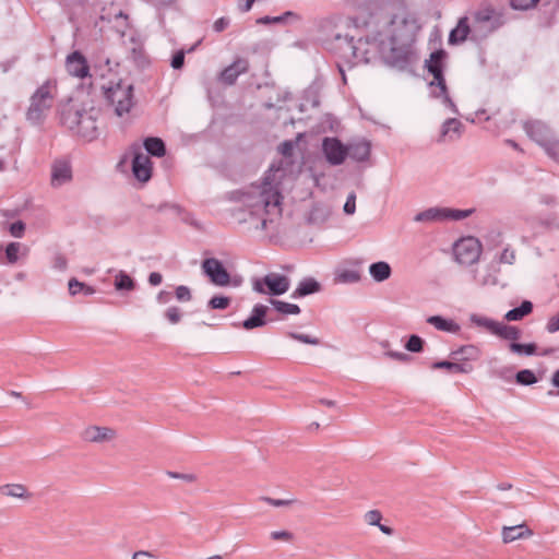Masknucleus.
<instances>
[{
  "mask_svg": "<svg viewBox=\"0 0 559 559\" xmlns=\"http://www.w3.org/2000/svg\"><path fill=\"white\" fill-rule=\"evenodd\" d=\"M283 170L272 165L260 183H253L235 192L239 207L233 213L239 224L248 230H274L282 216L283 195L281 180Z\"/></svg>",
  "mask_w": 559,
  "mask_h": 559,
  "instance_id": "1",
  "label": "nucleus"
},
{
  "mask_svg": "<svg viewBox=\"0 0 559 559\" xmlns=\"http://www.w3.org/2000/svg\"><path fill=\"white\" fill-rule=\"evenodd\" d=\"M417 31L414 19L405 14L393 16L379 41V52L384 64L401 72L413 71L419 61L415 47Z\"/></svg>",
  "mask_w": 559,
  "mask_h": 559,
  "instance_id": "2",
  "label": "nucleus"
},
{
  "mask_svg": "<svg viewBox=\"0 0 559 559\" xmlns=\"http://www.w3.org/2000/svg\"><path fill=\"white\" fill-rule=\"evenodd\" d=\"M58 115L60 123L73 135L88 142L98 136L99 110L92 105L68 99L60 104Z\"/></svg>",
  "mask_w": 559,
  "mask_h": 559,
  "instance_id": "3",
  "label": "nucleus"
},
{
  "mask_svg": "<svg viewBox=\"0 0 559 559\" xmlns=\"http://www.w3.org/2000/svg\"><path fill=\"white\" fill-rule=\"evenodd\" d=\"M448 53L443 49L433 51L429 59L425 61V68L433 76L429 83L431 94L436 98H440L443 106L448 107L453 114H457V107L448 94V87L443 75L445 59Z\"/></svg>",
  "mask_w": 559,
  "mask_h": 559,
  "instance_id": "4",
  "label": "nucleus"
},
{
  "mask_svg": "<svg viewBox=\"0 0 559 559\" xmlns=\"http://www.w3.org/2000/svg\"><path fill=\"white\" fill-rule=\"evenodd\" d=\"M57 95V84L46 81L31 96L26 119L32 124H40L48 117Z\"/></svg>",
  "mask_w": 559,
  "mask_h": 559,
  "instance_id": "5",
  "label": "nucleus"
},
{
  "mask_svg": "<svg viewBox=\"0 0 559 559\" xmlns=\"http://www.w3.org/2000/svg\"><path fill=\"white\" fill-rule=\"evenodd\" d=\"M366 45L367 43L361 39L356 44L354 37L347 34H335L329 41V49L349 64L369 63L371 58L368 56V51H362V47Z\"/></svg>",
  "mask_w": 559,
  "mask_h": 559,
  "instance_id": "6",
  "label": "nucleus"
},
{
  "mask_svg": "<svg viewBox=\"0 0 559 559\" xmlns=\"http://www.w3.org/2000/svg\"><path fill=\"white\" fill-rule=\"evenodd\" d=\"M506 23L502 12L486 7L477 10L473 15L472 40L481 41L499 29Z\"/></svg>",
  "mask_w": 559,
  "mask_h": 559,
  "instance_id": "7",
  "label": "nucleus"
},
{
  "mask_svg": "<svg viewBox=\"0 0 559 559\" xmlns=\"http://www.w3.org/2000/svg\"><path fill=\"white\" fill-rule=\"evenodd\" d=\"M526 135L556 160H559V140L556 139L550 127L542 120H526L523 122Z\"/></svg>",
  "mask_w": 559,
  "mask_h": 559,
  "instance_id": "8",
  "label": "nucleus"
},
{
  "mask_svg": "<svg viewBox=\"0 0 559 559\" xmlns=\"http://www.w3.org/2000/svg\"><path fill=\"white\" fill-rule=\"evenodd\" d=\"M252 290L260 295L281 296L288 292L290 280L288 276L270 272L264 276L253 277L251 280Z\"/></svg>",
  "mask_w": 559,
  "mask_h": 559,
  "instance_id": "9",
  "label": "nucleus"
},
{
  "mask_svg": "<svg viewBox=\"0 0 559 559\" xmlns=\"http://www.w3.org/2000/svg\"><path fill=\"white\" fill-rule=\"evenodd\" d=\"M106 98L114 107L115 114L122 117L129 114L133 106V86L119 82L107 88Z\"/></svg>",
  "mask_w": 559,
  "mask_h": 559,
  "instance_id": "10",
  "label": "nucleus"
},
{
  "mask_svg": "<svg viewBox=\"0 0 559 559\" xmlns=\"http://www.w3.org/2000/svg\"><path fill=\"white\" fill-rule=\"evenodd\" d=\"M453 253L457 263L468 266L478 261L481 245L474 237L462 238L455 242Z\"/></svg>",
  "mask_w": 559,
  "mask_h": 559,
  "instance_id": "11",
  "label": "nucleus"
},
{
  "mask_svg": "<svg viewBox=\"0 0 559 559\" xmlns=\"http://www.w3.org/2000/svg\"><path fill=\"white\" fill-rule=\"evenodd\" d=\"M347 145H344L337 138H324L322 152L330 165L338 166L347 157Z\"/></svg>",
  "mask_w": 559,
  "mask_h": 559,
  "instance_id": "12",
  "label": "nucleus"
},
{
  "mask_svg": "<svg viewBox=\"0 0 559 559\" xmlns=\"http://www.w3.org/2000/svg\"><path fill=\"white\" fill-rule=\"evenodd\" d=\"M202 270L211 282L217 286H227L230 282V275L222 262L215 258L205 259L202 262Z\"/></svg>",
  "mask_w": 559,
  "mask_h": 559,
  "instance_id": "13",
  "label": "nucleus"
},
{
  "mask_svg": "<svg viewBox=\"0 0 559 559\" xmlns=\"http://www.w3.org/2000/svg\"><path fill=\"white\" fill-rule=\"evenodd\" d=\"M153 164L148 155L136 152L132 159V174L140 182H147L152 177Z\"/></svg>",
  "mask_w": 559,
  "mask_h": 559,
  "instance_id": "14",
  "label": "nucleus"
},
{
  "mask_svg": "<svg viewBox=\"0 0 559 559\" xmlns=\"http://www.w3.org/2000/svg\"><path fill=\"white\" fill-rule=\"evenodd\" d=\"M249 69V61L245 58H237L230 66L226 67L219 74V81L233 85L240 74Z\"/></svg>",
  "mask_w": 559,
  "mask_h": 559,
  "instance_id": "15",
  "label": "nucleus"
},
{
  "mask_svg": "<svg viewBox=\"0 0 559 559\" xmlns=\"http://www.w3.org/2000/svg\"><path fill=\"white\" fill-rule=\"evenodd\" d=\"M116 431L109 427L90 426L82 432L84 441L93 443H104L114 440Z\"/></svg>",
  "mask_w": 559,
  "mask_h": 559,
  "instance_id": "16",
  "label": "nucleus"
},
{
  "mask_svg": "<svg viewBox=\"0 0 559 559\" xmlns=\"http://www.w3.org/2000/svg\"><path fill=\"white\" fill-rule=\"evenodd\" d=\"M66 68L70 75L83 79L88 75L90 68L84 56L74 51L67 57Z\"/></svg>",
  "mask_w": 559,
  "mask_h": 559,
  "instance_id": "17",
  "label": "nucleus"
},
{
  "mask_svg": "<svg viewBox=\"0 0 559 559\" xmlns=\"http://www.w3.org/2000/svg\"><path fill=\"white\" fill-rule=\"evenodd\" d=\"M499 266L497 262H491L483 269L473 271V278L480 286L496 285L498 283Z\"/></svg>",
  "mask_w": 559,
  "mask_h": 559,
  "instance_id": "18",
  "label": "nucleus"
},
{
  "mask_svg": "<svg viewBox=\"0 0 559 559\" xmlns=\"http://www.w3.org/2000/svg\"><path fill=\"white\" fill-rule=\"evenodd\" d=\"M481 357L479 347L473 344L463 345L460 348L452 350L450 358L467 366H473V361H477Z\"/></svg>",
  "mask_w": 559,
  "mask_h": 559,
  "instance_id": "19",
  "label": "nucleus"
},
{
  "mask_svg": "<svg viewBox=\"0 0 559 559\" xmlns=\"http://www.w3.org/2000/svg\"><path fill=\"white\" fill-rule=\"evenodd\" d=\"M269 311L267 306L262 304H257L253 306L250 316L242 321L241 326L247 330H253L255 328H261L266 324V313Z\"/></svg>",
  "mask_w": 559,
  "mask_h": 559,
  "instance_id": "20",
  "label": "nucleus"
},
{
  "mask_svg": "<svg viewBox=\"0 0 559 559\" xmlns=\"http://www.w3.org/2000/svg\"><path fill=\"white\" fill-rule=\"evenodd\" d=\"M473 24L468 22V17H461L455 28L450 32L449 43L452 45L461 44L466 39L472 40Z\"/></svg>",
  "mask_w": 559,
  "mask_h": 559,
  "instance_id": "21",
  "label": "nucleus"
},
{
  "mask_svg": "<svg viewBox=\"0 0 559 559\" xmlns=\"http://www.w3.org/2000/svg\"><path fill=\"white\" fill-rule=\"evenodd\" d=\"M347 156L356 162H366L370 157L371 143L367 140H359L347 145Z\"/></svg>",
  "mask_w": 559,
  "mask_h": 559,
  "instance_id": "22",
  "label": "nucleus"
},
{
  "mask_svg": "<svg viewBox=\"0 0 559 559\" xmlns=\"http://www.w3.org/2000/svg\"><path fill=\"white\" fill-rule=\"evenodd\" d=\"M72 178L71 166L67 162H56L51 170V185L60 187Z\"/></svg>",
  "mask_w": 559,
  "mask_h": 559,
  "instance_id": "23",
  "label": "nucleus"
},
{
  "mask_svg": "<svg viewBox=\"0 0 559 559\" xmlns=\"http://www.w3.org/2000/svg\"><path fill=\"white\" fill-rule=\"evenodd\" d=\"M501 535L503 543L509 544L518 539L531 537L533 532L523 523L513 526H503Z\"/></svg>",
  "mask_w": 559,
  "mask_h": 559,
  "instance_id": "24",
  "label": "nucleus"
},
{
  "mask_svg": "<svg viewBox=\"0 0 559 559\" xmlns=\"http://www.w3.org/2000/svg\"><path fill=\"white\" fill-rule=\"evenodd\" d=\"M463 130V124L455 118L447 119L441 127L440 141H455Z\"/></svg>",
  "mask_w": 559,
  "mask_h": 559,
  "instance_id": "25",
  "label": "nucleus"
},
{
  "mask_svg": "<svg viewBox=\"0 0 559 559\" xmlns=\"http://www.w3.org/2000/svg\"><path fill=\"white\" fill-rule=\"evenodd\" d=\"M321 290V284L313 277L302 278L297 288L294 290L292 297L300 298L311 294L319 293Z\"/></svg>",
  "mask_w": 559,
  "mask_h": 559,
  "instance_id": "26",
  "label": "nucleus"
},
{
  "mask_svg": "<svg viewBox=\"0 0 559 559\" xmlns=\"http://www.w3.org/2000/svg\"><path fill=\"white\" fill-rule=\"evenodd\" d=\"M427 323L431 324L439 331L448 332V333H457L461 328L460 325L452 319H445L441 316H431L427 318Z\"/></svg>",
  "mask_w": 559,
  "mask_h": 559,
  "instance_id": "27",
  "label": "nucleus"
},
{
  "mask_svg": "<svg viewBox=\"0 0 559 559\" xmlns=\"http://www.w3.org/2000/svg\"><path fill=\"white\" fill-rule=\"evenodd\" d=\"M414 221L418 223L445 222L444 207H429L423 212L417 213L414 217Z\"/></svg>",
  "mask_w": 559,
  "mask_h": 559,
  "instance_id": "28",
  "label": "nucleus"
},
{
  "mask_svg": "<svg viewBox=\"0 0 559 559\" xmlns=\"http://www.w3.org/2000/svg\"><path fill=\"white\" fill-rule=\"evenodd\" d=\"M369 274L374 282L381 283L390 278L392 269L388 262L379 261L370 264Z\"/></svg>",
  "mask_w": 559,
  "mask_h": 559,
  "instance_id": "29",
  "label": "nucleus"
},
{
  "mask_svg": "<svg viewBox=\"0 0 559 559\" xmlns=\"http://www.w3.org/2000/svg\"><path fill=\"white\" fill-rule=\"evenodd\" d=\"M433 369H447L450 372L454 373H471L474 370V366H467L466 364H461L456 360H442L436 361L432 365Z\"/></svg>",
  "mask_w": 559,
  "mask_h": 559,
  "instance_id": "30",
  "label": "nucleus"
},
{
  "mask_svg": "<svg viewBox=\"0 0 559 559\" xmlns=\"http://www.w3.org/2000/svg\"><path fill=\"white\" fill-rule=\"evenodd\" d=\"M3 496L27 500L32 497L27 488L22 484H8L0 488Z\"/></svg>",
  "mask_w": 559,
  "mask_h": 559,
  "instance_id": "31",
  "label": "nucleus"
},
{
  "mask_svg": "<svg viewBox=\"0 0 559 559\" xmlns=\"http://www.w3.org/2000/svg\"><path fill=\"white\" fill-rule=\"evenodd\" d=\"M28 253V248L21 242H10L5 248V257L10 264L17 262L20 254L25 257Z\"/></svg>",
  "mask_w": 559,
  "mask_h": 559,
  "instance_id": "32",
  "label": "nucleus"
},
{
  "mask_svg": "<svg viewBox=\"0 0 559 559\" xmlns=\"http://www.w3.org/2000/svg\"><path fill=\"white\" fill-rule=\"evenodd\" d=\"M533 310V304L528 300H524L519 307L509 310L504 318L508 321H519L525 316L530 314Z\"/></svg>",
  "mask_w": 559,
  "mask_h": 559,
  "instance_id": "33",
  "label": "nucleus"
},
{
  "mask_svg": "<svg viewBox=\"0 0 559 559\" xmlns=\"http://www.w3.org/2000/svg\"><path fill=\"white\" fill-rule=\"evenodd\" d=\"M143 145L146 152L152 156L162 157L166 153L165 144L159 138H146Z\"/></svg>",
  "mask_w": 559,
  "mask_h": 559,
  "instance_id": "34",
  "label": "nucleus"
},
{
  "mask_svg": "<svg viewBox=\"0 0 559 559\" xmlns=\"http://www.w3.org/2000/svg\"><path fill=\"white\" fill-rule=\"evenodd\" d=\"M493 334L509 341H516L521 336V332L516 326L507 325L500 322L497 323Z\"/></svg>",
  "mask_w": 559,
  "mask_h": 559,
  "instance_id": "35",
  "label": "nucleus"
},
{
  "mask_svg": "<svg viewBox=\"0 0 559 559\" xmlns=\"http://www.w3.org/2000/svg\"><path fill=\"white\" fill-rule=\"evenodd\" d=\"M270 304L274 309L282 314H299L300 308L298 305L285 302L277 299H270Z\"/></svg>",
  "mask_w": 559,
  "mask_h": 559,
  "instance_id": "36",
  "label": "nucleus"
},
{
  "mask_svg": "<svg viewBox=\"0 0 559 559\" xmlns=\"http://www.w3.org/2000/svg\"><path fill=\"white\" fill-rule=\"evenodd\" d=\"M134 281L123 271H119L115 276V288L117 290H133Z\"/></svg>",
  "mask_w": 559,
  "mask_h": 559,
  "instance_id": "37",
  "label": "nucleus"
},
{
  "mask_svg": "<svg viewBox=\"0 0 559 559\" xmlns=\"http://www.w3.org/2000/svg\"><path fill=\"white\" fill-rule=\"evenodd\" d=\"M475 212L474 209L457 210L444 207V219L445 221H462L471 216Z\"/></svg>",
  "mask_w": 559,
  "mask_h": 559,
  "instance_id": "38",
  "label": "nucleus"
},
{
  "mask_svg": "<svg viewBox=\"0 0 559 559\" xmlns=\"http://www.w3.org/2000/svg\"><path fill=\"white\" fill-rule=\"evenodd\" d=\"M469 320L475 325L480 326V328H485L486 330H488L492 334L495 333V330H496L497 323H498L497 321H495L492 319H489L487 317H483V316H479V314H472L469 317Z\"/></svg>",
  "mask_w": 559,
  "mask_h": 559,
  "instance_id": "39",
  "label": "nucleus"
},
{
  "mask_svg": "<svg viewBox=\"0 0 559 559\" xmlns=\"http://www.w3.org/2000/svg\"><path fill=\"white\" fill-rule=\"evenodd\" d=\"M288 17L298 19V15L292 11H286L284 14L278 16H263L258 19L259 24H280L287 21Z\"/></svg>",
  "mask_w": 559,
  "mask_h": 559,
  "instance_id": "40",
  "label": "nucleus"
},
{
  "mask_svg": "<svg viewBox=\"0 0 559 559\" xmlns=\"http://www.w3.org/2000/svg\"><path fill=\"white\" fill-rule=\"evenodd\" d=\"M359 280H360V275L355 270H344V271L340 272L335 277V281L337 283H344V284H354V283L359 282Z\"/></svg>",
  "mask_w": 559,
  "mask_h": 559,
  "instance_id": "41",
  "label": "nucleus"
},
{
  "mask_svg": "<svg viewBox=\"0 0 559 559\" xmlns=\"http://www.w3.org/2000/svg\"><path fill=\"white\" fill-rule=\"evenodd\" d=\"M509 348L512 353H515V354H519V355H526V356H532L536 353V345L531 343V344H519V343H515V342H512L510 345H509Z\"/></svg>",
  "mask_w": 559,
  "mask_h": 559,
  "instance_id": "42",
  "label": "nucleus"
},
{
  "mask_svg": "<svg viewBox=\"0 0 559 559\" xmlns=\"http://www.w3.org/2000/svg\"><path fill=\"white\" fill-rule=\"evenodd\" d=\"M231 299L226 296H213L209 302L207 307L210 309L224 310L229 307Z\"/></svg>",
  "mask_w": 559,
  "mask_h": 559,
  "instance_id": "43",
  "label": "nucleus"
},
{
  "mask_svg": "<svg viewBox=\"0 0 559 559\" xmlns=\"http://www.w3.org/2000/svg\"><path fill=\"white\" fill-rule=\"evenodd\" d=\"M516 381L523 385H531L537 382V378L532 370L524 369L516 373Z\"/></svg>",
  "mask_w": 559,
  "mask_h": 559,
  "instance_id": "44",
  "label": "nucleus"
},
{
  "mask_svg": "<svg viewBox=\"0 0 559 559\" xmlns=\"http://www.w3.org/2000/svg\"><path fill=\"white\" fill-rule=\"evenodd\" d=\"M405 348L411 353H420L424 348V341L418 335H411L405 344Z\"/></svg>",
  "mask_w": 559,
  "mask_h": 559,
  "instance_id": "45",
  "label": "nucleus"
},
{
  "mask_svg": "<svg viewBox=\"0 0 559 559\" xmlns=\"http://www.w3.org/2000/svg\"><path fill=\"white\" fill-rule=\"evenodd\" d=\"M287 336L290 337L292 340L301 342L304 344H309V345H319L320 344V341L318 337L310 336L308 334L288 332Z\"/></svg>",
  "mask_w": 559,
  "mask_h": 559,
  "instance_id": "46",
  "label": "nucleus"
},
{
  "mask_svg": "<svg viewBox=\"0 0 559 559\" xmlns=\"http://www.w3.org/2000/svg\"><path fill=\"white\" fill-rule=\"evenodd\" d=\"M164 317L168 320L170 324H177L180 322L182 313L178 307L171 306L165 310Z\"/></svg>",
  "mask_w": 559,
  "mask_h": 559,
  "instance_id": "47",
  "label": "nucleus"
},
{
  "mask_svg": "<svg viewBox=\"0 0 559 559\" xmlns=\"http://www.w3.org/2000/svg\"><path fill=\"white\" fill-rule=\"evenodd\" d=\"M175 296L177 300L181 302L190 301L192 298L190 288L185 285H179L178 287H176Z\"/></svg>",
  "mask_w": 559,
  "mask_h": 559,
  "instance_id": "48",
  "label": "nucleus"
},
{
  "mask_svg": "<svg viewBox=\"0 0 559 559\" xmlns=\"http://www.w3.org/2000/svg\"><path fill=\"white\" fill-rule=\"evenodd\" d=\"M539 0H510L511 7L515 10H528L537 4Z\"/></svg>",
  "mask_w": 559,
  "mask_h": 559,
  "instance_id": "49",
  "label": "nucleus"
},
{
  "mask_svg": "<svg viewBox=\"0 0 559 559\" xmlns=\"http://www.w3.org/2000/svg\"><path fill=\"white\" fill-rule=\"evenodd\" d=\"M343 210H344L345 214H347V215L355 214V212H356V193L355 192H350L347 195V199H346Z\"/></svg>",
  "mask_w": 559,
  "mask_h": 559,
  "instance_id": "50",
  "label": "nucleus"
},
{
  "mask_svg": "<svg viewBox=\"0 0 559 559\" xmlns=\"http://www.w3.org/2000/svg\"><path fill=\"white\" fill-rule=\"evenodd\" d=\"M166 475L170 478L180 479L186 483H194L197 480V476L194 474H186V473H177V472L167 471Z\"/></svg>",
  "mask_w": 559,
  "mask_h": 559,
  "instance_id": "51",
  "label": "nucleus"
},
{
  "mask_svg": "<svg viewBox=\"0 0 559 559\" xmlns=\"http://www.w3.org/2000/svg\"><path fill=\"white\" fill-rule=\"evenodd\" d=\"M382 519V514L378 510H370L365 514V521L372 526H378Z\"/></svg>",
  "mask_w": 559,
  "mask_h": 559,
  "instance_id": "52",
  "label": "nucleus"
},
{
  "mask_svg": "<svg viewBox=\"0 0 559 559\" xmlns=\"http://www.w3.org/2000/svg\"><path fill=\"white\" fill-rule=\"evenodd\" d=\"M515 261V252L514 250H511L509 248H506L500 257L497 263H504V264H513Z\"/></svg>",
  "mask_w": 559,
  "mask_h": 559,
  "instance_id": "53",
  "label": "nucleus"
},
{
  "mask_svg": "<svg viewBox=\"0 0 559 559\" xmlns=\"http://www.w3.org/2000/svg\"><path fill=\"white\" fill-rule=\"evenodd\" d=\"M10 234L15 238H21L24 235L25 224L22 221L14 222L10 225Z\"/></svg>",
  "mask_w": 559,
  "mask_h": 559,
  "instance_id": "54",
  "label": "nucleus"
},
{
  "mask_svg": "<svg viewBox=\"0 0 559 559\" xmlns=\"http://www.w3.org/2000/svg\"><path fill=\"white\" fill-rule=\"evenodd\" d=\"M52 267L58 271H64L67 269L68 262L64 255L62 254H56L52 258Z\"/></svg>",
  "mask_w": 559,
  "mask_h": 559,
  "instance_id": "55",
  "label": "nucleus"
},
{
  "mask_svg": "<svg viewBox=\"0 0 559 559\" xmlns=\"http://www.w3.org/2000/svg\"><path fill=\"white\" fill-rule=\"evenodd\" d=\"M271 538L274 540L292 542L294 535L288 531H274L271 533Z\"/></svg>",
  "mask_w": 559,
  "mask_h": 559,
  "instance_id": "56",
  "label": "nucleus"
},
{
  "mask_svg": "<svg viewBox=\"0 0 559 559\" xmlns=\"http://www.w3.org/2000/svg\"><path fill=\"white\" fill-rule=\"evenodd\" d=\"M68 286H69L70 295L75 296L76 294L82 293V289L85 287V284L82 282H79L75 278H71L69 281Z\"/></svg>",
  "mask_w": 559,
  "mask_h": 559,
  "instance_id": "57",
  "label": "nucleus"
},
{
  "mask_svg": "<svg viewBox=\"0 0 559 559\" xmlns=\"http://www.w3.org/2000/svg\"><path fill=\"white\" fill-rule=\"evenodd\" d=\"M185 63V51L179 50L177 51L171 59V67L176 70L181 69Z\"/></svg>",
  "mask_w": 559,
  "mask_h": 559,
  "instance_id": "58",
  "label": "nucleus"
},
{
  "mask_svg": "<svg viewBox=\"0 0 559 559\" xmlns=\"http://www.w3.org/2000/svg\"><path fill=\"white\" fill-rule=\"evenodd\" d=\"M546 330L549 333H555L559 331V312L548 319Z\"/></svg>",
  "mask_w": 559,
  "mask_h": 559,
  "instance_id": "59",
  "label": "nucleus"
},
{
  "mask_svg": "<svg viewBox=\"0 0 559 559\" xmlns=\"http://www.w3.org/2000/svg\"><path fill=\"white\" fill-rule=\"evenodd\" d=\"M261 499L263 501H265L266 503H269L273 507H276V508L286 507L293 502L292 500H287V499H274V498H269V497H263Z\"/></svg>",
  "mask_w": 559,
  "mask_h": 559,
  "instance_id": "60",
  "label": "nucleus"
},
{
  "mask_svg": "<svg viewBox=\"0 0 559 559\" xmlns=\"http://www.w3.org/2000/svg\"><path fill=\"white\" fill-rule=\"evenodd\" d=\"M230 21L227 17H219L213 24V29L217 33L223 32L228 25Z\"/></svg>",
  "mask_w": 559,
  "mask_h": 559,
  "instance_id": "61",
  "label": "nucleus"
},
{
  "mask_svg": "<svg viewBox=\"0 0 559 559\" xmlns=\"http://www.w3.org/2000/svg\"><path fill=\"white\" fill-rule=\"evenodd\" d=\"M131 559H158V557L147 550H138L132 555Z\"/></svg>",
  "mask_w": 559,
  "mask_h": 559,
  "instance_id": "62",
  "label": "nucleus"
},
{
  "mask_svg": "<svg viewBox=\"0 0 559 559\" xmlns=\"http://www.w3.org/2000/svg\"><path fill=\"white\" fill-rule=\"evenodd\" d=\"M173 298V294L167 290H160L156 296V301L160 305L168 304Z\"/></svg>",
  "mask_w": 559,
  "mask_h": 559,
  "instance_id": "63",
  "label": "nucleus"
},
{
  "mask_svg": "<svg viewBox=\"0 0 559 559\" xmlns=\"http://www.w3.org/2000/svg\"><path fill=\"white\" fill-rule=\"evenodd\" d=\"M385 355L388 357L393 358V359L399 360V361H406L409 358L407 354L402 353V352L390 350V352H386Z\"/></svg>",
  "mask_w": 559,
  "mask_h": 559,
  "instance_id": "64",
  "label": "nucleus"
}]
</instances>
